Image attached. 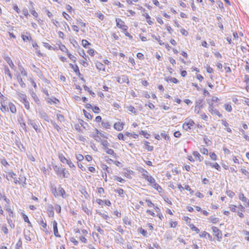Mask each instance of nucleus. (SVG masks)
Instances as JSON below:
<instances>
[{
	"label": "nucleus",
	"instance_id": "nucleus-7",
	"mask_svg": "<svg viewBox=\"0 0 249 249\" xmlns=\"http://www.w3.org/2000/svg\"><path fill=\"white\" fill-rule=\"evenodd\" d=\"M116 25L118 28L124 31V22L121 19L117 18L116 19Z\"/></svg>",
	"mask_w": 249,
	"mask_h": 249
},
{
	"label": "nucleus",
	"instance_id": "nucleus-48",
	"mask_svg": "<svg viewBox=\"0 0 249 249\" xmlns=\"http://www.w3.org/2000/svg\"><path fill=\"white\" fill-rule=\"evenodd\" d=\"M114 192L118 193L120 196H122L124 193L123 189L120 188L114 190Z\"/></svg>",
	"mask_w": 249,
	"mask_h": 249
},
{
	"label": "nucleus",
	"instance_id": "nucleus-57",
	"mask_svg": "<svg viewBox=\"0 0 249 249\" xmlns=\"http://www.w3.org/2000/svg\"><path fill=\"white\" fill-rule=\"evenodd\" d=\"M68 55L71 60L72 61H73L74 62L76 61V57L75 56H74V55H72L70 53H68Z\"/></svg>",
	"mask_w": 249,
	"mask_h": 249
},
{
	"label": "nucleus",
	"instance_id": "nucleus-22",
	"mask_svg": "<svg viewBox=\"0 0 249 249\" xmlns=\"http://www.w3.org/2000/svg\"><path fill=\"white\" fill-rule=\"evenodd\" d=\"M58 158L60 160L61 162L64 163H67V161L69 160L67 159L65 156L62 154H59L58 155Z\"/></svg>",
	"mask_w": 249,
	"mask_h": 249
},
{
	"label": "nucleus",
	"instance_id": "nucleus-32",
	"mask_svg": "<svg viewBox=\"0 0 249 249\" xmlns=\"http://www.w3.org/2000/svg\"><path fill=\"white\" fill-rule=\"evenodd\" d=\"M30 231H27L26 232H24V236L25 239L28 241H30L31 240V238L30 236Z\"/></svg>",
	"mask_w": 249,
	"mask_h": 249
},
{
	"label": "nucleus",
	"instance_id": "nucleus-8",
	"mask_svg": "<svg viewBox=\"0 0 249 249\" xmlns=\"http://www.w3.org/2000/svg\"><path fill=\"white\" fill-rule=\"evenodd\" d=\"M52 223H53V232H54V235L56 237H60V235L58 233L57 222H56V221L54 220L52 222Z\"/></svg>",
	"mask_w": 249,
	"mask_h": 249
},
{
	"label": "nucleus",
	"instance_id": "nucleus-31",
	"mask_svg": "<svg viewBox=\"0 0 249 249\" xmlns=\"http://www.w3.org/2000/svg\"><path fill=\"white\" fill-rule=\"evenodd\" d=\"M5 60L7 62V63L9 64V66L11 67V68L13 69L15 67L14 63H13L12 60L11 58L9 57H6L5 58Z\"/></svg>",
	"mask_w": 249,
	"mask_h": 249
},
{
	"label": "nucleus",
	"instance_id": "nucleus-63",
	"mask_svg": "<svg viewBox=\"0 0 249 249\" xmlns=\"http://www.w3.org/2000/svg\"><path fill=\"white\" fill-rule=\"evenodd\" d=\"M68 165L69 166V167L71 168H75V165L73 164V163L70 160H69L68 161H67V163Z\"/></svg>",
	"mask_w": 249,
	"mask_h": 249
},
{
	"label": "nucleus",
	"instance_id": "nucleus-25",
	"mask_svg": "<svg viewBox=\"0 0 249 249\" xmlns=\"http://www.w3.org/2000/svg\"><path fill=\"white\" fill-rule=\"evenodd\" d=\"M138 232L142 234L144 237L148 236L147 231L145 230L142 229V227H140L138 229Z\"/></svg>",
	"mask_w": 249,
	"mask_h": 249
},
{
	"label": "nucleus",
	"instance_id": "nucleus-51",
	"mask_svg": "<svg viewBox=\"0 0 249 249\" xmlns=\"http://www.w3.org/2000/svg\"><path fill=\"white\" fill-rule=\"evenodd\" d=\"M210 157L213 160H215L217 159V156L214 152H210Z\"/></svg>",
	"mask_w": 249,
	"mask_h": 249
},
{
	"label": "nucleus",
	"instance_id": "nucleus-37",
	"mask_svg": "<svg viewBox=\"0 0 249 249\" xmlns=\"http://www.w3.org/2000/svg\"><path fill=\"white\" fill-rule=\"evenodd\" d=\"M139 133L141 135H142L146 139H148L150 136L149 134H148L147 132H146L143 130H141L139 132Z\"/></svg>",
	"mask_w": 249,
	"mask_h": 249
},
{
	"label": "nucleus",
	"instance_id": "nucleus-54",
	"mask_svg": "<svg viewBox=\"0 0 249 249\" xmlns=\"http://www.w3.org/2000/svg\"><path fill=\"white\" fill-rule=\"evenodd\" d=\"M23 103L26 109H29L30 108V104L28 100L27 99L25 100L23 102Z\"/></svg>",
	"mask_w": 249,
	"mask_h": 249
},
{
	"label": "nucleus",
	"instance_id": "nucleus-30",
	"mask_svg": "<svg viewBox=\"0 0 249 249\" xmlns=\"http://www.w3.org/2000/svg\"><path fill=\"white\" fill-rule=\"evenodd\" d=\"M222 124L226 127V130L229 132H231V129L229 127V124L226 122V120H222Z\"/></svg>",
	"mask_w": 249,
	"mask_h": 249
},
{
	"label": "nucleus",
	"instance_id": "nucleus-4",
	"mask_svg": "<svg viewBox=\"0 0 249 249\" xmlns=\"http://www.w3.org/2000/svg\"><path fill=\"white\" fill-rule=\"evenodd\" d=\"M194 124V122L190 120L188 122H185L183 124L182 127L184 129L187 130L188 129H191V127L193 126Z\"/></svg>",
	"mask_w": 249,
	"mask_h": 249
},
{
	"label": "nucleus",
	"instance_id": "nucleus-6",
	"mask_svg": "<svg viewBox=\"0 0 249 249\" xmlns=\"http://www.w3.org/2000/svg\"><path fill=\"white\" fill-rule=\"evenodd\" d=\"M47 212L49 217H53L54 215L53 207L52 205H48L46 208Z\"/></svg>",
	"mask_w": 249,
	"mask_h": 249
},
{
	"label": "nucleus",
	"instance_id": "nucleus-17",
	"mask_svg": "<svg viewBox=\"0 0 249 249\" xmlns=\"http://www.w3.org/2000/svg\"><path fill=\"white\" fill-rule=\"evenodd\" d=\"M69 65H70V66L73 70V71L76 74H77L78 75H80V72L79 71L78 67L77 66V65H73L71 63Z\"/></svg>",
	"mask_w": 249,
	"mask_h": 249
},
{
	"label": "nucleus",
	"instance_id": "nucleus-27",
	"mask_svg": "<svg viewBox=\"0 0 249 249\" xmlns=\"http://www.w3.org/2000/svg\"><path fill=\"white\" fill-rule=\"evenodd\" d=\"M41 224L42 225V227L43 228V231L45 232L46 233H48L49 231L47 229V223L46 222H44V221L42 219L40 221Z\"/></svg>",
	"mask_w": 249,
	"mask_h": 249
},
{
	"label": "nucleus",
	"instance_id": "nucleus-21",
	"mask_svg": "<svg viewBox=\"0 0 249 249\" xmlns=\"http://www.w3.org/2000/svg\"><path fill=\"white\" fill-rule=\"evenodd\" d=\"M9 107L11 112L13 113H15L17 112V109L15 106L12 103L9 104Z\"/></svg>",
	"mask_w": 249,
	"mask_h": 249
},
{
	"label": "nucleus",
	"instance_id": "nucleus-1",
	"mask_svg": "<svg viewBox=\"0 0 249 249\" xmlns=\"http://www.w3.org/2000/svg\"><path fill=\"white\" fill-rule=\"evenodd\" d=\"M53 167L57 176L64 178H69L70 173L65 168H62L61 170H60V168L57 165H53Z\"/></svg>",
	"mask_w": 249,
	"mask_h": 249
},
{
	"label": "nucleus",
	"instance_id": "nucleus-18",
	"mask_svg": "<svg viewBox=\"0 0 249 249\" xmlns=\"http://www.w3.org/2000/svg\"><path fill=\"white\" fill-rule=\"evenodd\" d=\"M50 189L52 194L55 197L58 196V192L57 191L56 187L54 185H51Z\"/></svg>",
	"mask_w": 249,
	"mask_h": 249
},
{
	"label": "nucleus",
	"instance_id": "nucleus-64",
	"mask_svg": "<svg viewBox=\"0 0 249 249\" xmlns=\"http://www.w3.org/2000/svg\"><path fill=\"white\" fill-rule=\"evenodd\" d=\"M57 118L60 122L63 121L64 120V117L61 114H57Z\"/></svg>",
	"mask_w": 249,
	"mask_h": 249
},
{
	"label": "nucleus",
	"instance_id": "nucleus-62",
	"mask_svg": "<svg viewBox=\"0 0 249 249\" xmlns=\"http://www.w3.org/2000/svg\"><path fill=\"white\" fill-rule=\"evenodd\" d=\"M96 17L100 19L103 20L104 18V16L101 13H97L96 14Z\"/></svg>",
	"mask_w": 249,
	"mask_h": 249
},
{
	"label": "nucleus",
	"instance_id": "nucleus-34",
	"mask_svg": "<svg viewBox=\"0 0 249 249\" xmlns=\"http://www.w3.org/2000/svg\"><path fill=\"white\" fill-rule=\"evenodd\" d=\"M32 97H33L34 101L37 104H39L40 101L36 94L34 92H33L32 93Z\"/></svg>",
	"mask_w": 249,
	"mask_h": 249
},
{
	"label": "nucleus",
	"instance_id": "nucleus-12",
	"mask_svg": "<svg viewBox=\"0 0 249 249\" xmlns=\"http://www.w3.org/2000/svg\"><path fill=\"white\" fill-rule=\"evenodd\" d=\"M124 124L122 123L117 122L114 124V128L118 131L122 130Z\"/></svg>",
	"mask_w": 249,
	"mask_h": 249
},
{
	"label": "nucleus",
	"instance_id": "nucleus-47",
	"mask_svg": "<svg viewBox=\"0 0 249 249\" xmlns=\"http://www.w3.org/2000/svg\"><path fill=\"white\" fill-rule=\"evenodd\" d=\"M101 144L103 145L104 147V149H105L107 147L108 145V143L107 140H103L101 141Z\"/></svg>",
	"mask_w": 249,
	"mask_h": 249
},
{
	"label": "nucleus",
	"instance_id": "nucleus-56",
	"mask_svg": "<svg viewBox=\"0 0 249 249\" xmlns=\"http://www.w3.org/2000/svg\"><path fill=\"white\" fill-rule=\"evenodd\" d=\"M153 187L157 190L159 191L160 189H161V187L156 182L152 184Z\"/></svg>",
	"mask_w": 249,
	"mask_h": 249
},
{
	"label": "nucleus",
	"instance_id": "nucleus-20",
	"mask_svg": "<svg viewBox=\"0 0 249 249\" xmlns=\"http://www.w3.org/2000/svg\"><path fill=\"white\" fill-rule=\"evenodd\" d=\"M29 3L31 5V6L32 7V9H31L30 12L36 18L37 17L38 14L36 11L35 10L34 8L33 7V2L31 1H29Z\"/></svg>",
	"mask_w": 249,
	"mask_h": 249
},
{
	"label": "nucleus",
	"instance_id": "nucleus-50",
	"mask_svg": "<svg viewBox=\"0 0 249 249\" xmlns=\"http://www.w3.org/2000/svg\"><path fill=\"white\" fill-rule=\"evenodd\" d=\"M105 150L108 154L113 155L114 154V151L111 149H109L108 147L106 148Z\"/></svg>",
	"mask_w": 249,
	"mask_h": 249
},
{
	"label": "nucleus",
	"instance_id": "nucleus-58",
	"mask_svg": "<svg viewBox=\"0 0 249 249\" xmlns=\"http://www.w3.org/2000/svg\"><path fill=\"white\" fill-rule=\"evenodd\" d=\"M184 189H185V190L189 191L191 194H193L194 193V191L191 189V188L190 187V186L188 185H185L184 186Z\"/></svg>",
	"mask_w": 249,
	"mask_h": 249
},
{
	"label": "nucleus",
	"instance_id": "nucleus-14",
	"mask_svg": "<svg viewBox=\"0 0 249 249\" xmlns=\"http://www.w3.org/2000/svg\"><path fill=\"white\" fill-rule=\"evenodd\" d=\"M4 72L5 73V74H6L8 76V77H9L10 79H12V75L11 73V71L8 68V66H4Z\"/></svg>",
	"mask_w": 249,
	"mask_h": 249
},
{
	"label": "nucleus",
	"instance_id": "nucleus-52",
	"mask_svg": "<svg viewBox=\"0 0 249 249\" xmlns=\"http://www.w3.org/2000/svg\"><path fill=\"white\" fill-rule=\"evenodd\" d=\"M160 136L165 140H168L169 139V137L165 132L161 133Z\"/></svg>",
	"mask_w": 249,
	"mask_h": 249
},
{
	"label": "nucleus",
	"instance_id": "nucleus-28",
	"mask_svg": "<svg viewBox=\"0 0 249 249\" xmlns=\"http://www.w3.org/2000/svg\"><path fill=\"white\" fill-rule=\"evenodd\" d=\"M193 155L196 158H198V160L199 161H201L203 160V158L201 156V155H200V154L197 152V151H194L193 152Z\"/></svg>",
	"mask_w": 249,
	"mask_h": 249
},
{
	"label": "nucleus",
	"instance_id": "nucleus-26",
	"mask_svg": "<svg viewBox=\"0 0 249 249\" xmlns=\"http://www.w3.org/2000/svg\"><path fill=\"white\" fill-rule=\"evenodd\" d=\"M22 38L24 41L27 40H32V37L31 36L30 34L27 33H26V35L22 36Z\"/></svg>",
	"mask_w": 249,
	"mask_h": 249
},
{
	"label": "nucleus",
	"instance_id": "nucleus-40",
	"mask_svg": "<svg viewBox=\"0 0 249 249\" xmlns=\"http://www.w3.org/2000/svg\"><path fill=\"white\" fill-rule=\"evenodd\" d=\"M190 229L193 231H196V233H198L199 232V230L196 227L194 224L190 225Z\"/></svg>",
	"mask_w": 249,
	"mask_h": 249
},
{
	"label": "nucleus",
	"instance_id": "nucleus-24",
	"mask_svg": "<svg viewBox=\"0 0 249 249\" xmlns=\"http://www.w3.org/2000/svg\"><path fill=\"white\" fill-rule=\"evenodd\" d=\"M166 81L168 82H173L174 83H175V84H177L178 83V80L176 78H174V77H167L166 79H165Z\"/></svg>",
	"mask_w": 249,
	"mask_h": 249
},
{
	"label": "nucleus",
	"instance_id": "nucleus-41",
	"mask_svg": "<svg viewBox=\"0 0 249 249\" xmlns=\"http://www.w3.org/2000/svg\"><path fill=\"white\" fill-rule=\"evenodd\" d=\"M127 108H128V111H129L131 113H134V114L137 113V109L136 108H135L133 107L129 106L127 107Z\"/></svg>",
	"mask_w": 249,
	"mask_h": 249
},
{
	"label": "nucleus",
	"instance_id": "nucleus-49",
	"mask_svg": "<svg viewBox=\"0 0 249 249\" xmlns=\"http://www.w3.org/2000/svg\"><path fill=\"white\" fill-rule=\"evenodd\" d=\"M51 123H52V124L53 125V127L58 131H59V130L61 129L60 127H59V126L58 125H57L55 123V122H54L53 121H52L51 120Z\"/></svg>",
	"mask_w": 249,
	"mask_h": 249
},
{
	"label": "nucleus",
	"instance_id": "nucleus-23",
	"mask_svg": "<svg viewBox=\"0 0 249 249\" xmlns=\"http://www.w3.org/2000/svg\"><path fill=\"white\" fill-rule=\"evenodd\" d=\"M17 79H18V81L19 85H20V86L22 88H25L26 87V84L23 81L20 75H18L17 76Z\"/></svg>",
	"mask_w": 249,
	"mask_h": 249
},
{
	"label": "nucleus",
	"instance_id": "nucleus-60",
	"mask_svg": "<svg viewBox=\"0 0 249 249\" xmlns=\"http://www.w3.org/2000/svg\"><path fill=\"white\" fill-rule=\"evenodd\" d=\"M227 194L231 198L233 197L235 195L234 193L230 190L227 191Z\"/></svg>",
	"mask_w": 249,
	"mask_h": 249
},
{
	"label": "nucleus",
	"instance_id": "nucleus-9",
	"mask_svg": "<svg viewBox=\"0 0 249 249\" xmlns=\"http://www.w3.org/2000/svg\"><path fill=\"white\" fill-rule=\"evenodd\" d=\"M27 124L29 125H32L36 132H38L39 131V130L38 128L37 125L36 124V123L34 122V121L32 120L31 119H30L29 118H28Z\"/></svg>",
	"mask_w": 249,
	"mask_h": 249
},
{
	"label": "nucleus",
	"instance_id": "nucleus-3",
	"mask_svg": "<svg viewBox=\"0 0 249 249\" xmlns=\"http://www.w3.org/2000/svg\"><path fill=\"white\" fill-rule=\"evenodd\" d=\"M212 229L214 233V236L217 238L218 240H220L222 237V233L221 231L217 227L213 226Z\"/></svg>",
	"mask_w": 249,
	"mask_h": 249
},
{
	"label": "nucleus",
	"instance_id": "nucleus-53",
	"mask_svg": "<svg viewBox=\"0 0 249 249\" xmlns=\"http://www.w3.org/2000/svg\"><path fill=\"white\" fill-rule=\"evenodd\" d=\"M209 219L213 224H215L218 221V218L216 217H211Z\"/></svg>",
	"mask_w": 249,
	"mask_h": 249
},
{
	"label": "nucleus",
	"instance_id": "nucleus-33",
	"mask_svg": "<svg viewBox=\"0 0 249 249\" xmlns=\"http://www.w3.org/2000/svg\"><path fill=\"white\" fill-rule=\"evenodd\" d=\"M17 94L18 95V97L20 98L21 100L22 101V102L27 99V96L25 94L20 92H18Z\"/></svg>",
	"mask_w": 249,
	"mask_h": 249
},
{
	"label": "nucleus",
	"instance_id": "nucleus-55",
	"mask_svg": "<svg viewBox=\"0 0 249 249\" xmlns=\"http://www.w3.org/2000/svg\"><path fill=\"white\" fill-rule=\"evenodd\" d=\"M76 159L79 161H82L84 160V156L80 154L76 155Z\"/></svg>",
	"mask_w": 249,
	"mask_h": 249
},
{
	"label": "nucleus",
	"instance_id": "nucleus-5",
	"mask_svg": "<svg viewBox=\"0 0 249 249\" xmlns=\"http://www.w3.org/2000/svg\"><path fill=\"white\" fill-rule=\"evenodd\" d=\"M204 98H199L196 101L195 108H198L199 109H202L204 107V104L203 102Z\"/></svg>",
	"mask_w": 249,
	"mask_h": 249
},
{
	"label": "nucleus",
	"instance_id": "nucleus-59",
	"mask_svg": "<svg viewBox=\"0 0 249 249\" xmlns=\"http://www.w3.org/2000/svg\"><path fill=\"white\" fill-rule=\"evenodd\" d=\"M22 246V241L20 239H19L17 243L16 244V249H19Z\"/></svg>",
	"mask_w": 249,
	"mask_h": 249
},
{
	"label": "nucleus",
	"instance_id": "nucleus-61",
	"mask_svg": "<svg viewBox=\"0 0 249 249\" xmlns=\"http://www.w3.org/2000/svg\"><path fill=\"white\" fill-rule=\"evenodd\" d=\"M200 152L204 155H208V150L206 148H202L200 149Z\"/></svg>",
	"mask_w": 249,
	"mask_h": 249
},
{
	"label": "nucleus",
	"instance_id": "nucleus-38",
	"mask_svg": "<svg viewBox=\"0 0 249 249\" xmlns=\"http://www.w3.org/2000/svg\"><path fill=\"white\" fill-rule=\"evenodd\" d=\"M102 125L103 127H104L107 129H109L111 126V125L107 122H102Z\"/></svg>",
	"mask_w": 249,
	"mask_h": 249
},
{
	"label": "nucleus",
	"instance_id": "nucleus-42",
	"mask_svg": "<svg viewBox=\"0 0 249 249\" xmlns=\"http://www.w3.org/2000/svg\"><path fill=\"white\" fill-rule=\"evenodd\" d=\"M152 37L154 38L155 40H157L160 45L163 44V43L162 42L161 40H160V36H157L155 35H153Z\"/></svg>",
	"mask_w": 249,
	"mask_h": 249
},
{
	"label": "nucleus",
	"instance_id": "nucleus-16",
	"mask_svg": "<svg viewBox=\"0 0 249 249\" xmlns=\"http://www.w3.org/2000/svg\"><path fill=\"white\" fill-rule=\"evenodd\" d=\"M144 178L146 179L149 182H150L152 185L155 182V179L151 176L148 175H146Z\"/></svg>",
	"mask_w": 249,
	"mask_h": 249
},
{
	"label": "nucleus",
	"instance_id": "nucleus-43",
	"mask_svg": "<svg viewBox=\"0 0 249 249\" xmlns=\"http://www.w3.org/2000/svg\"><path fill=\"white\" fill-rule=\"evenodd\" d=\"M84 114L86 118H87L89 119H92V116L87 111H86L85 109L83 110Z\"/></svg>",
	"mask_w": 249,
	"mask_h": 249
},
{
	"label": "nucleus",
	"instance_id": "nucleus-10",
	"mask_svg": "<svg viewBox=\"0 0 249 249\" xmlns=\"http://www.w3.org/2000/svg\"><path fill=\"white\" fill-rule=\"evenodd\" d=\"M39 116L41 119H43L44 121L48 122H49V117L47 113L44 111H40L39 112Z\"/></svg>",
	"mask_w": 249,
	"mask_h": 249
},
{
	"label": "nucleus",
	"instance_id": "nucleus-46",
	"mask_svg": "<svg viewBox=\"0 0 249 249\" xmlns=\"http://www.w3.org/2000/svg\"><path fill=\"white\" fill-rule=\"evenodd\" d=\"M82 44L85 48H87L88 45H90V44L87 40L85 39H83L82 40Z\"/></svg>",
	"mask_w": 249,
	"mask_h": 249
},
{
	"label": "nucleus",
	"instance_id": "nucleus-45",
	"mask_svg": "<svg viewBox=\"0 0 249 249\" xmlns=\"http://www.w3.org/2000/svg\"><path fill=\"white\" fill-rule=\"evenodd\" d=\"M97 213L100 215L101 217H102L105 220H107L109 217L107 215L103 213L97 211Z\"/></svg>",
	"mask_w": 249,
	"mask_h": 249
},
{
	"label": "nucleus",
	"instance_id": "nucleus-36",
	"mask_svg": "<svg viewBox=\"0 0 249 249\" xmlns=\"http://www.w3.org/2000/svg\"><path fill=\"white\" fill-rule=\"evenodd\" d=\"M125 135L128 137H132L134 139H137L138 137V135L135 133H131L129 132H125Z\"/></svg>",
	"mask_w": 249,
	"mask_h": 249
},
{
	"label": "nucleus",
	"instance_id": "nucleus-39",
	"mask_svg": "<svg viewBox=\"0 0 249 249\" xmlns=\"http://www.w3.org/2000/svg\"><path fill=\"white\" fill-rule=\"evenodd\" d=\"M225 109L228 112H231L232 111V107L230 104H227L224 106Z\"/></svg>",
	"mask_w": 249,
	"mask_h": 249
},
{
	"label": "nucleus",
	"instance_id": "nucleus-11",
	"mask_svg": "<svg viewBox=\"0 0 249 249\" xmlns=\"http://www.w3.org/2000/svg\"><path fill=\"white\" fill-rule=\"evenodd\" d=\"M239 199L242 201L243 202H244V205L246 207H249V199L247 198L243 194H240L239 195Z\"/></svg>",
	"mask_w": 249,
	"mask_h": 249
},
{
	"label": "nucleus",
	"instance_id": "nucleus-44",
	"mask_svg": "<svg viewBox=\"0 0 249 249\" xmlns=\"http://www.w3.org/2000/svg\"><path fill=\"white\" fill-rule=\"evenodd\" d=\"M140 171L142 173V175L144 178L146 177V175H148V172L143 168H141L140 170Z\"/></svg>",
	"mask_w": 249,
	"mask_h": 249
},
{
	"label": "nucleus",
	"instance_id": "nucleus-2",
	"mask_svg": "<svg viewBox=\"0 0 249 249\" xmlns=\"http://www.w3.org/2000/svg\"><path fill=\"white\" fill-rule=\"evenodd\" d=\"M208 104H209L208 110L212 114L218 115L220 118L222 117V115L219 113L218 110L214 108L213 103L208 101Z\"/></svg>",
	"mask_w": 249,
	"mask_h": 249
},
{
	"label": "nucleus",
	"instance_id": "nucleus-19",
	"mask_svg": "<svg viewBox=\"0 0 249 249\" xmlns=\"http://www.w3.org/2000/svg\"><path fill=\"white\" fill-rule=\"evenodd\" d=\"M58 196H61L63 198H64V195L65 194V191L64 189L62 188L60 186H59L58 188Z\"/></svg>",
	"mask_w": 249,
	"mask_h": 249
},
{
	"label": "nucleus",
	"instance_id": "nucleus-29",
	"mask_svg": "<svg viewBox=\"0 0 249 249\" xmlns=\"http://www.w3.org/2000/svg\"><path fill=\"white\" fill-rule=\"evenodd\" d=\"M142 16L145 17L147 20V22L148 23L149 25H152L153 24V22L150 20V17L147 13H145L144 14H143Z\"/></svg>",
	"mask_w": 249,
	"mask_h": 249
},
{
	"label": "nucleus",
	"instance_id": "nucleus-35",
	"mask_svg": "<svg viewBox=\"0 0 249 249\" xmlns=\"http://www.w3.org/2000/svg\"><path fill=\"white\" fill-rule=\"evenodd\" d=\"M149 142L147 141L145 142V148L149 151H152L153 150V147L149 145Z\"/></svg>",
	"mask_w": 249,
	"mask_h": 249
},
{
	"label": "nucleus",
	"instance_id": "nucleus-13",
	"mask_svg": "<svg viewBox=\"0 0 249 249\" xmlns=\"http://www.w3.org/2000/svg\"><path fill=\"white\" fill-rule=\"evenodd\" d=\"M135 175V172L132 170L125 169V177L128 178H131L132 176Z\"/></svg>",
	"mask_w": 249,
	"mask_h": 249
},
{
	"label": "nucleus",
	"instance_id": "nucleus-15",
	"mask_svg": "<svg viewBox=\"0 0 249 249\" xmlns=\"http://www.w3.org/2000/svg\"><path fill=\"white\" fill-rule=\"evenodd\" d=\"M206 164L207 165H209L210 166L213 168H215L217 170H220L221 169L220 165L217 162L212 163L206 162Z\"/></svg>",
	"mask_w": 249,
	"mask_h": 249
}]
</instances>
